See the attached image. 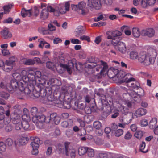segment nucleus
Instances as JSON below:
<instances>
[{"instance_id":"nucleus-58","label":"nucleus","mask_w":158,"mask_h":158,"mask_svg":"<svg viewBox=\"0 0 158 158\" xmlns=\"http://www.w3.org/2000/svg\"><path fill=\"white\" fill-rule=\"evenodd\" d=\"M140 124L142 127H145L148 125V122L147 120L143 119L141 120Z\"/></svg>"},{"instance_id":"nucleus-30","label":"nucleus","mask_w":158,"mask_h":158,"mask_svg":"<svg viewBox=\"0 0 158 158\" xmlns=\"http://www.w3.org/2000/svg\"><path fill=\"white\" fill-rule=\"evenodd\" d=\"M132 34L134 37H139L140 34L139 29L136 27L133 28L132 29Z\"/></svg>"},{"instance_id":"nucleus-60","label":"nucleus","mask_w":158,"mask_h":158,"mask_svg":"<svg viewBox=\"0 0 158 158\" xmlns=\"http://www.w3.org/2000/svg\"><path fill=\"white\" fill-rule=\"evenodd\" d=\"M6 143L9 146H11L13 143V140L10 138H8L6 140Z\"/></svg>"},{"instance_id":"nucleus-33","label":"nucleus","mask_w":158,"mask_h":158,"mask_svg":"<svg viewBox=\"0 0 158 158\" xmlns=\"http://www.w3.org/2000/svg\"><path fill=\"white\" fill-rule=\"evenodd\" d=\"M86 152L87 156L89 157H93L94 156L95 152L93 149L88 148V150Z\"/></svg>"},{"instance_id":"nucleus-36","label":"nucleus","mask_w":158,"mask_h":158,"mask_svg":"<svg viewBox=\"0 0 158 158\" xmlns=\"http://www.w3.org/2000/svg\"><path fill=\"white\" fill-rule=\"evenodd\" d=\"M73 124V121L71 120H69L68 122L64 121L61 123V126L64 127H67L69 125H72Z\"/></svg>"},{"instance_id":"nucleus-6","label":"nucleus","mask_w":158,"mask_h":158,"mask_svg":"<svg viewBox=\"0 0 158 158\" xmlns=\"http://www.w3.org/2000/svg\"><path fill=\"white\" fill-rule=\"evenodd\" d=\"M64 145L65 149L63 145L59 144L56 147L57 150L60 153H65L67 156H70L71 158H75V150L73 148L72 144L68 142H66Z\"/></svg>"},{"instance_id":"nucleus-59","label":"nucleus","mask_w":158,"mask_h":158,"mask_svg":"<svg viewBox=\"0 0 158 158\" xmlns=\"http://www.w3.org/2000/svg\"><path fill=\"white\" fill-rule=\"evenodd\" d=\"M56 81H57V80L55 78L50 79L47 82V84L48 85H51L52 86L53 85V84Z\"/></svg>"},{"instance_id":"nucleus-3","label":"nucleus","mask_w":158,"mask_h":158,"mask_svg":"<svg viewBox=\"0 0 158 158\" xmlns=\"http://www.w3.org/2000/svg\"><path fill=\"white\" fill-rule=\"evenodd\" d=\"M13 79L11 80L10 84L8 86L7 89L13 92L18 89L19 90V87L23 85V82H25L22 74V71L20 73L17 71H15L12 74Z\"/></svg>"},{"instance_id":"nucleus-34","label":"nucleus","mask_w":158,"mask_h":158,"mask_svg":"<svg viewBox=\"0 0 158 158\" xmlns=\"http://www.w3.org/2000/svg\"><path fill=\"white\" fill-rule=\"evenodd\" d=\"M35 60L34 59H27L23 61V64L26 65H32L35 64Z\"/></svg>"},{"instance_id":"nucleus-37","label":"nucleus","mask_w":158,"mask_h":158,"mask_svg":"<svg viewBox=\"0 0 158 158\" xmlns=\"http://www.w3.org/2000/svg\"><path fill=\"white\" fill-rule=\"evenodd\" d=\"M31 113L33 117H36L38 113V110L36 107H33L31 110Z\"/></svg>"},{"instance_id":"nucleus-2","label":"nucleus","mask_w":158,"mask_h":158,"mask_svg":"<svg viewBox=\"0 0 158 158\" xmlns=\"http://www.w3.org/2000/svg\"><path fill=\"white\" fill-rule=\"evenodd\" d=\"M35 85H33L32 82L29 81L25 84L23 82V85L19 87V90L31 98L33 96L38 98L40 96L42 89L44 88V83H39L36 88Z\"/></svg>"},{"instance_id":"nucleus-35","label":"nucleus","mask_w":158,"mask_h":158,"mask_svg":"<svg viewBox=\"0 0 158 158\" xmlns=\"http://www.w3.org/2000/svg\"><path fill=\"white\" fill-rule=\"evenodd\" d=\"M56 66L55 63L53 61H48L46 62V67L47 68L53 69Z\"/></svg>"},{"instance_id":"nucleus-1","label":"nucleus","mask_w":158,"mask_h":158,"mask_svg":"<svg viewBox=\"0 0 158 158\" xmlns=\"http://www.w3.org/2000/svg\"><path fill=\"white\" fill-rule=\"evenodd\" d=\"M87 63H90V64H87L85 65L86 67H87L89 68H93L96 67V70L97 71H100V73L101 75L104 74V73H107L110 78L114 77L118 73V70L114 68H110L108 69V67L107 63L102 61H100L97 62H96L94 58L93 57L89 58Z\"/></svg>"},{"instance_id":"nucleus-25","label":"nucleus","mask_w":158,"mask_h":158,"mask_svg":"<svg viewBox=\"0 0 158 158\" xmlns=\"http://www.w3.org/2000/svg\"><path fill=\"white\" fill-rule=\"evenodd\" d=\"M86 6V3L84 2H81L79 3L78 5V9L81 10V13L83 15H84L85 14V12L83 9Z\"/></svg>"},{"instance_id":"nucleus-32","label":"nucleus","mask_w":158,"mask_h":158,"mask_svg":"<svg viewBox=\"0 0 158 158\" xmlns=\"http://www.w3.org/2000/svg\"><path fill=\"white\" fill-rule=\"evenodd\" d=\"M31 16H37L39 14V10L37 7L35 6L33 9L30 10Z\"/></svg>"},{"instance_id":"nucleus-4","label":"nucleus","mask_w":158,"mask_h":158,"mask_svg":"<svg viewBox=\"0 0 158 158\" xmlns=\"http://www.w3.org/2000/svg\"><path fill=\"white\" fill-rule=\"evenodd\" d=\"M157 55L156 50L152 49L147 54L145 52L140 53L139 54L138 60L144 66H148L153 64Z\"/></svg>"},{"instance_id":"nucleus-63","label":"nucleus","mask_w":158,"mask_h":158,"mask_svg":"<svg viewBox=\"0 0 158 158\" xmlns=\"http://www.w3.org/2000/svg\"><path fill=\"white\" fill-rule=\"evenodd\" d=\"M48 30L50 31H55L56 30V27L52 24H49L48 25Z\"/></svg>"},{"instance_id":"nucleus-24","label":"nucleus","mask_w":158,"mask_h":158,"mask_svg":"<svg viewBox=\"0 0 158 158\" xmlns=\"http://www.w3.org/2000/svg\"><path fill=\"white\" fill-rule=\"evenodd\" d=\"M83 28L82 27L80 26L75 31V35L76 37H78L80 35L85 33V31Z\"/></svg>"},{"instance_id":"nucleus-54","label":"nucleus","mask_w":158,"mask_h":158,"mask_svg":"<svg viewBox=\"0 0 158 158\" xmlns=\"http://www.w3.org/2000/svg\"><path fill=\"white\" fill-rule=\"evenodd\" d=\"M132 137V134L129 131H127L124 135V139L126 140H129Z\"/></svg>"},{"instance_id":"nucleus-44","label":"nucleus","mask_w":158,"mask_h":158,"mask_svg":"<svg viewBox=\"0 0 158 158\" xmlns=\"http://www.w3.org/2000/svg\"><path fill=\"white\" fill-rule=\"evenodd\" d=\"M4 123L6 125L5 127V130L7 132H10L12 131V127L10 124L8 123V122L7 123L8 124H6V120H4Z\"/></svg>"},{"instance_id":"nucleus-12","label":"nucleus","mask_w":158,"mask_h":158,"mask_svg":"<svg viewBox=\"0 0 158 158\" xmlns=\"http://www.w3.org/2000/svg\"><path fill=\"white\" fill-rule=\"evenodd\" d=\"M88 5L91 8H95L96 9H99L102 4L101 0H88Z\"/></svg>"},{"instance_id":"nucleus-50","label":"nucleus","mask_w":158,"mask_h":158,"mask_svg":"<svg viewBox=\"0 0 158 158\" xmlns=\"http://www.w3.org/2000/svg\"><path fill=\"white\" fill-rule=\"evenodd\" d=\"M26 139L24 137H21L19 139V143L20 145H24L25 144Z\"/></svg>"},{"instance_id":"nucleus-21","label":"nucleus","mask_w":158,"mask_h":158,"mask_svg":"<svg viewBox=\"0 0 158 158\" xmlns=\"http://www.w3.org/2000/svg\"><path fill=\"white\" fill-rule=\"evenodd\" d=\"M38 42L40 43L38 46L39 48H43L44 46L46 48H49L50 45L47 42L44 40L42 38H40L38 40Z\"/></svg>"},{"instance_id":"nucleus-52","label":"nucleus","mask_w":158,"mask_h":158,"mask_svg":"<svg viewBox=\"0 0 158 158\" xmlns=\"http://www.w3.org/2000/svg\"><path fill=\"white\" fill-rule=\"evenodd\" d=\"M6 145L5 143L2 142H0V151L4 152L6 149Z\"/></svg>"},{"instance_id":"nucleus-9","label":"nucleus","mask_w":158,"mask_h":158,"mask_svg":"<svg viewBox=\"0 0 158 158\" xmlns=\"http://www.w3.org/2000/svg\"><path fill=\"white\" fill-rule=\"evenodd\" d=\"M48 118V116H46L44 115L41 114L36 117H33L32 120L38 127L40 128L42 126V123H48V122H47Z\"/></svg>"},{"instance_id":"nucleus-18","label":"nucleus","mask_w":158,"mask_h":158,"mask_svg":"<svg viewBox=\"0 0 158 158\" xmlns=\"http://www.w3.org/2000/svg\"><path fill=\"white\" fill-rule=\"evenodd\" d=\"M1 34L2 37L4 39H7L12 37V34L9 31V29L5 27L4 29L1 31Z\"/></svg>"},{"instance_id":"nucleus-47","label":"nucleus","mask_w":158,"mask_h":158,"mask_svg":"<svg viewBox=\"0 0 158 158\" xmlns=\"http://www.w3.org/2000/svg\"><path fill=\"white\" fill-rule=\"evenodd\" d=\"M94 127L96 129H99L101 127V123L98 121H95L93 123Z\"/></svg>"},{"instance_id":"nucleus-39","label":"nucleus","mask_w":158,"mask_h":158,"mask_svg":"<svg viewBox=\"0 0 158 158\" xmlns=\"http://www.w3.org/2000/svg\"><path fill=\"white\" fill-rule=\"evenodd\" d=\"M145 143L144 142H142L140 145L139 150L142 152L145 153L147 152V149H145Z\"/></svg>"},{"instance_id":"nucleus-41","label":"nucleus","mask_w":158,"mask_h":158,"mask_svg":"<svg viewBox=\"0 0 158 158\" xmlns=\"http://www.w3.org/2000/svg\"><path fill=\"white\" fill-rule=\"evenodd\" d=\"M123 131L121 129H119L114 131L115 135L117 137H119L123 134Z\"/></svg>"},{"instance_id":"nucleus-10","label":"nucleus","mask_w":158,"mask_h":158,"mask_svg":"<svg viewBox=\"0 0 158 158\" xmlns=\"http://www.w3.org/2000/svg\"><path fill=\"white\" fill-rule=\"evenodd\" d=\"M68 65L60 64V67L64 68L66 69L68 73L70 74L72 73L71 69L73 68L75 65H76V60L75 59H73L71 60H69L68 63ZM77 68V66H76Z\"/></svg>"},{"instance_id":"nucleus-23","label":"nucleus","mask_w":158,"mask_h":158,"mask_svg":"<svg viewBox=\"0 0 158 158\" xmlns=\"http://www.w3.org/2000/svg\"><path fill=\"white\" fill-rule=\"evenodd\" d=\"M41 143L39 138L35 137L34 141L31 143V145L33 148H38L39 146V144Z\"/></svg>"},{"instance_id":"nucleus-22","label":"nucleus","mask_w":158,"mask_h":158,"mask_svg":"<svg viewBox=\"0 0 158 158\" xmlns=\"http://www.w3.org/2000/svg\"><path fill=\"white\" fill-rule=\"evenodd\" d=\"M52 12L50 10H48V6L47 9H43L41 11L40 14V17L41 19H47L48 16V11Z\"/></svg>"},{"instance_id":"nucleus-42","label":"nucleus","mask_w":158,"mask_h":158,"mask_svg":"<svg viewBox=\"0 0 158 158\" xmlns=\"http://www.w3.org/2000/svg\"><path fill=\"white\" fill-rule=\"evenodd\" d=\"M10 94L7 93L2 91L0 92V96L6 99H7L10 97Z\"/></svg>"},{"instance_id":"nucleus-7","label":"nucleus","mask_w":158,"mask_h":158,"mask_svg":"<svg viewBox=\"0 0 158 158\" xmlns=\"http://www.w3.org/2000/svg\"><path fill=\"white\" fill-rule=\"evenodd\" d=\"M69 2H66L59 4L55 8H52L51 6H48V9L51 12H53L55 16H58L60 14H64L69 11Z\"/></svg>"},{"instance_id":"nucleus-38","label":"nucleus","mask_w":158,"mask_h":158,"mask_svg":"<svg viewBox=\"0 0 158 158\" xmlns=\"http://www.w3.org/2000/svg\"><path fill=\"white\" fill-rule=\"evenodd\" d=\"M29 122L22 121L21 123L22 128L24 130H28L29 127Z\"/></svg>"},{"instance_id":"nucleus-49","label":"nucleus","mask_w":158,"mask_h":158,"mask_svg":"<svg viewBox=\"0 0 158 158\" xmlns=\"http://www.w3.org/2000/svg\"><path fill=\"white\" fill-rule=\"evenodd\" d=\"M22 118L23 121L27 122H30L31 120V118L29 115H22Z\"/></svg>"},{"instance_id":"nucleus-56","label":"nucleus","mask_w":158,"mask_h":158,"mask_svg":"<svg viewBox=\"0 0 158 158\" xmlns=\"http://www.w3.org/2000/svg\"><path fill=\"white\" fill-rule=\"evenodd\" d=\"M30 55L32 56H36L40 55V52L37 50L31 51L29 52Z\"/></svg>"},{"instance_id":"nucleus-43","label":"nucleus","mask_w":158,"mask_h":158,"mask_svg":"<svg viewBox=\"0 0 158 158\" xmlns=\"http://www.w3.org/2000/svg\"><path fill=\"white\" fill-rule=\"evenodd\" d=\"M13 6V4H10L4 6L3 7L4 13L6 14L8 13L10 11Z\"/></svg>"},{"instance_id":"nucleus-26","label":"nucleus","mask_w":158,"mask_h":158,"mask_svg":"<svg viewBox=\"0 0 158 158\" xmlns=\"http://www.w3.org/2000/svg\"><path fill=\"white\" fill-rule=\"evenodd\" d=\"M88 150V147H80L78 149V153L80 156L84 155L87 152Z\"/></svg>"},{"instance_id":"nucleus-40","label":"nucleus","mask_w":158,"mask_h":158,"mask_svg":"<svg viewBox=\"0 0 158 158\" xmlns=\"http://www.w3.org/2000/svg\"><path fill=\"white\" fill-rule=\"evenodd\" d=\"M128 27L127 26H123L121 28V29L124 30V32L126 35H130L131 34V31L128 29H127Z\"/></svg>"},{"instance_id":"nucleus-27","label":"nucleus","mask_w":158,"mask_h":158,"mask_svg":"<svg viewBox=\"0 0 158 158\" xmlns=\"http://www.w3.org/2000/svg\"><path fill=\"white\" fill-rule=\"evenodd\" d=\"M157 123V119L156 118L152 119L149 123V127L151 129H153L156 126Z\"/></svg>"},{"instance_id":"nucleus-17","label":"nucleus","mask_w":158,"mask_h":158,"mask_svg":"<svg viewBox=\"0 0 158 158\" xmlns=\"http://www.w3.org/2000/svg\"><path fill=\"white\" fill-rule=\"evenodd\" d=\"M44 83V85L45 83V81H44V82L43 83ZM44 87L42 89V91H41V93L40 94H41L42 92H43L44 93V95H43V96H46L48 100L49 101H52L54 100L55 99L53 95V94H52V90H49V92L50 93H51V94H47L46 92H45V90H44Z\"/></svg>"},{"instance_id":"nucleus-51","label":"nucleus","mask_w":158,"mask_h":158,"mask_svg":"<svg viewBox=\"0 0 158 158\" xmlns=\"http://www.w3.org/2000/svg\"><path fill=\"white\" fill-rule=\"evenodd\" d=\"M1 52L2 55L4 56H8L10 55V52L9 51L6 49H2Z\"/></svg>"},{"instance_id":"nucleus-14","label":"nucleus","mask_w":158,"mask_h":158,"mask_svg":"<svg viewBox=\"0 0 158 158\" xmlns=\"http://www.w3.org/2000/svg\"><path fill=\"white\" fill-rule=\"evenodd\" d=\"M106 34L108 35L107 38L108 39H112L114 40L115 37H118L122 35L121 32L118 31H108Z\"/></svg>"},{"instance_id":"nucleus-64","label":"nucleus","mask_w":158,"mask_h":158,"mask_svg":"<svg viewBox=\"0 0 158 158\" xmlns=\"http://www.w3.org/2000/svg\"><path fill=\"white\" fill-rule=\"evenodd\" d=\"M102 2L105 4L110 5L112 3V0H103Z\"/></svg>"},{"instance_id":"nucleus-11","label":"nucleus","mask_w":158,"mask_h":158,"mask_svg":"<svg viewBox=\"0 0 158 158\" xmlns=\"http://www.w3.org/2000/svg\"><path fill=\"white\" fill-rule=\"evenodd\" d=\"M135 80V78L133 77H126L124 80V82H126L127 83H128L127 85V87H131L133 88L135 90V89L139 90L140 91L143 92V89L140 87H139L138 86L135 84L134 83H130L131 81H134Z\"/></svg>"},{"instance_id":"nucleus-48","label":"nucleus","mask_w":158,"mask_h":158,"mask_svg":"<svg viewBox=\"0 0 158 158\" xmlns=\"http://www.w3.org/2000/svg\"><path fill=\"white\" fill-rule=\"evenodd\" d=\"M106 23L104 22L100 21L97 23H93L92 26H98L101 27L102 26H104L106 25Z\"/></svg>"},{"instance_id":"nucleus-16","label":"nucleus","mask_w":158,"mask_h":158,"mask_svg":"<svg viewBox=\"0 0 158 158\" xmlns=\"http://www.w3.org/2000/svg\"><path fill=\"white\" fill-rule=\"evenodd\" d=\"M154 30L151 28H148L145 30H143L141 31V35H146L148 37H152L154 35Z\"/></svg>"},{"instance_id":"nucleus-31","label":"nucleus","mask_w":158,"mask_h":158,"mask_svg":"<svg viewBox=\"0 0 158 158\" xmlns=\"http://www.w3.org/2000/svg\"><path fill=\"white\" fill-rule=\"evenodd\" d=\"M13 123L15 124V128L17 130H19L21 129L22 127L21 123L20 122V120L18 119L17 121L14 120Z\"/></svg>"},{"instance_id":"nucleus-57","label":"nucleus","mask_w":158,"mask_h":158,"mask_svg":"<svg viewBox=\"0 0 158 158\" xmlns=\"http://www.w3.org/2000/svg\"><path fill=\"white\" fill-rule=\"evenodd\" d=\"M148 0H142L141 2V5L142 7L146 8L148 6Z\"/></svg>"},{"instance_id":"nucleus-45","label":"nucleus","mask_w":158,"mask_h":158,"mask_svg":"<svg viewBox=\"0 0 158 158\" xmlns=\"http://www.w3.org/2000/svg\"><path fill=\"white\" fill-rule=\"evenodd\" d=\"M111 155V153L109 152L100 153L99 156L100 158H108V156Z\"/></svg>"},{"instance_id":"nucleus-55","label":"nucleus","mask_w":158,"mask_h":158,"mask_svg":"<svg viewBox=\"0 0 158 158\" xmlns=\"http://www.w3.org/2000/svg\"><path fill=\"white\" fill-rule=\"evenodd\" d=\"M80 38L82 40H85L88 42H89L90 41V38L87 36L82 35L80 36Z\"/></svg>"},{"instance_id":"nucleus-20","label":"nucleus","mask_w":158,"mask_h":158,"mask_svg":"<svg viewBox=\"0 0 158 158\" xmlns=\"http://www.w3.org/2000/svg\"><path fill=\"white\" fill-rule=\"evenodd\" d=\"M118 51L123 54L125 53L126 52V46L125 43L119 42L117 45Z\"/></svg>"},{"instance_id":"nucleus-5","label":"nucleus","mask_w":158,"mask_h":158,"mask_svg":"<svg viewBox=\"0 0 158 158\" xmlns=\"http://www.w3.org/2000/svg\"><path fill=\"white\" fill-rule=\"evenodd\" d=\"M22 74L25 82L29 81L32 82L33 85H36L37 78L38 81H40V78L41 76V72L38 71H35L32 68L22 70Z\"/></svg>"},{"instance_id":"nucleus-62","label":"nucleus","mask_w":158,"mask_h":158,"mask_svg":"<svg viewBox=\"0 0 158 158\" xmlns=\"http://www.w3.org/2000/svg\"><path fill=\"white\" fill-rule=\"evenodd\" d=\"M72 43L73 44H81V42L78 39H70Z\"/></svg>"},{"instance_id":"nucleus-29","label":"nucleus","mask_w":158,"mask_h":158,"mask_svg":"<svg viewBox=\"0 0 158 158\" xmlns=\"http://www.w3.org/2000/svg\"><path fill=\"white\" fill-rule=\"evenodd\" d=\"M138 56L139 54L136 51H132L130 53V57L131 59L135 60L137 59Z\"/></svg>"},{"instance_id":"nucleus-19","label":"nucleus","mask_w":158,"mask_h":158,"mask_svg":"<svg viewBox=\"0 0 158 158\" xmlns=\"http://www.w3.org/2000/svg\"><path fill=\"white\" fill-rule=\"evenodd\" d=\"M137 94H139L138 91H135V92L132 91L131 93L128 92L127 93H124L123 94V97L124 99H126L127 98L128 96H129L131 98H133L135 101H136L137 100L135 99L137 98Z\"/></svg>"},{"instance_id":"nucleus-13","label":"nucleus","mask_w":158,"mask_h":158,"mask_svg":"<svg viewBox=\"0 0 158 158\" xmlns=\"http://www.w3.org/2000/svg\"><path fill=\"white\" fill-rule=\"evenodd\" d=\"M60 118L58 116L57 114L55 113H52L49 116H48V118L47 122H50L51 121L54 122L56 124H58L60 121Z\"/></svg>"},{"instance_id":"nucleus-61","label":"nucleus","mask_w":158,"mask_h":158,"mask_svg":"<svg viewBox=\"0 0 158 158\" xmlns=\"http://www.w3.org/2000/svg\"><path fill=\"white\" fill-rule=\"evenodd\" d=\"M13 63V62L11 60H7L6 61L5 64H4V65L9 66H12Z\"/></svg>"},{"instance_id":"nucleus-15","label":"nucleus","mask_w":158,"mask_h":158,"mask_svg":"<svg viewBox=\"0 0 158 158\" xmlns=\"http://www.w3.org/2000/svg\"><path fill=\"white\" fill-rule=\"evenodd\" d=\"M147 112L145 109L140 108L137 109L134 114V116L135 118L140 117L145 115Z\"/></svg>"},{"instance_id":"nucleus-28","label":"nucleus","mask_w":158,"mask_h":158,"mask_svg":"<svg viewBox=\"0 0 158 158\" xmlns=\"http://www.w3.org/2000/svg\"><path fill=\"white\" fill-rule=\"evenodd\" d=\"M21 14L22 16L23 17H25L27 16L29 17L31 16V10H26L24 8L21 11Z\"/></svg>"},{"instance_id":"nucleus-46","label":"nucleus","mask_w":158,"mask_h":158,"mask_svg":"<svg viewBox=\"0 0 158 158\" xmlns=\"http://www.w3.org/2000/svg\"><path fill=\"white\" fill-rule=\"evenodd\" d=\"M143 135V132L140 131H137L134 134L135 136L139 139H141Z\"/></svg>"},{"instance_id":"nucleus-53","label":"nucleus","mask_w":158,"mask_h":158,"mask_svg":"<svg viewBox=\"0 0 158 158\" xmlns=\"http://www.w3.org/2000/svg\"><path fill=\"white\" fill-rule=\"evenodd\" d=\"M13 69L12 66H6L4 65L3 67V70L6 72H9L11 71Z\"/></svg>"},{"instance_id":"nucleus-8","label":"nucleus","mask_w":158,"mask_h":158,"mask_svg":"<svg viewBox=\"0 0 158 158\" xmlns=\"http://www.w3.org/2000/svg\"><path fill=\"white\" fill-rule=\"evenodd\" d=\"M118 111L124 115H126L128 112L129 109L132 106V103L131 101L128 100L123 101L121 99L118 101Z\"/></svg>"}]
</instances>
